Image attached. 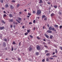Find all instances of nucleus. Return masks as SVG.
<instances>
[{"label": "nucleus", "instance_id": "obj_24", "mask_svg": "<svg viewBox=\"0 0 62 62\" xmlns=\"http://www.w3.org/2000/svg\"><path fill=\"white\" fill-rule=\"evenodd\" d=\"M59 48L62 51V46H60L59 47Z\"/></svg>", "mask_w": 62, "mask_h": 62}, {"label": "nucleus", "instance_id": "obj_37", "mask_svg": "<svg viewBox=\"0 0 62 62\" xmlns=\"http://www.w3.org/2000/svg\"><path fill=\"white\" fill-rule=\"evenodd\" d=\"M19 6H20V4H18L17 5V8H18L19 7Z\"/></svg>", "mask_w": 62, "mask_h": 62}, {"label": "nucleus", "instance_id": "obj_6", "mask_svg": "<svg viewBox=\"0 0 62 62\" xmlns=\"http://www.w3.org/2000/svg\"><path fill=\"white\" fill-rule=\"evenodd\" d=\"M10 8L11 9H13L14 8V7L12 5H11L10 6Z\"/></svg>", "mask_w": 62, "mask_h": 62}, {"label": "nucleus", "instance_id": "obj_26", "mask_svg": "<svg viewBox=\"0 0 62 62\" xmlns=\"http://www.w3.org/2000/svg\"><path fill=\"white\" fill-rule=\"evenodd\" d=\"M16 20L18 23H21V22H20L19 21H18L17 19H16Z\"/></svg>", "mask_w": 62, "mask_h": 62}, {"label": "nucleus", "instance_id": "obj_25", "mask_svg": "<svg viewBox=\"0 0 62 62\" xmlns=\"http://www.w3.org/2000/svg\"><path fill=\"white\" fill-rule=\"evenodd\" d=\"M9 21L10 22H13V20L12 19H10Z\"/></svg>", "mask_w": 62, "mask_h": 62}, {"label": "nucleus", "instance_id": "obj_42", "mask_svg": "<svg viewBox=\"0 0 62 62\" xmlns=\"http://www.w3.org/2000/svg\"><path fill=\"white\" fill-rule=\"evenodd\" d=\"M50 59H51V60H53V58H50Z\"/></svg>", "mask_w": 62, "mask_h": 62}, {"label": "nucleus", "instance_id": "obj_4", "mask_svg": "<svg viewBox=\"0 0 62 62\" xmlns=\"http://www.w3.org/2000/svg\"><path fill=\"white\" fill-rule=\"evenodd\" d=\"M47 33H52V31H50L49 30H48L47 31Z\"/></svg>", "mask_w": 62, "mask_h": 62}, {"label": "nucleus", "instance_id": "obj_27", "mask_svg": "<svg viewBox=\"0 0 62 62\" xmlns=\"http://www.w3.org/2000/svg\"><path fill=\"white\" fill-rule=\"evenodd\" d=\"M4 41H7V39H4Z\"/></svg>", "mask_w": 62, "mask_h": 62}, {"label": "nucleus", "instance_id": "obj_56", "mask_svg": "<svg viewBox=\"0 0 62 62\" xmlns=\"http://www.w3.org/2000/svg\"><path fill=\"white\" fill-rule=\"evenodd\" d=\"M13 23L14 24H16V23L14 22H13Z\"/></svg>", "mask_w": 62, "mask_h": 62}, {"label": "nucleus", "instance_id": "obj_41", "mask_svg": "<svg viewBox=\"0 0 62 62\" xmlns=\"http://www.w3.org/2000/svg\"><path fill=\"white\" fill-rule=\"evenodd\" d=\"M0 2H1V3H3V0H1V1H0Z\"/></svg>", "mask_w": 62, "mask_h": 62}, {"label": "nucleus", "instance_id": "obj_20", "mask_svg": "<svg viewBox=\"0 0 62 62\" xmlns=\"http://www.w3.org/2000/svg\"><path fill=\"white\" fill-rule=\"evenodd\" d=\"M50 53H47L46 54V55L47 56H48L49 55H50Z\"/></svg>", "mask_w": 62, "mask_h": 62}, {"label": "nucleus", "instance_id": "obj_30", "mask_svg": "<svg viewBox=\"0 0 62 62\" xmlns=\"http://www.w3.org/2000/svg\"><path fill=\"white\" fill-rule=\"evenodd\" d=\"M32 49L31 48H30L29 49V51H31L32 50Z\"/></svg>", "mask_w": 62, "mask_h": 62}, {"label": "nucleus", "instance_id": "obj_60", "mask_svg": "<svg viewBox=\"0 0 62 62\" xmlns=\"http://www.w3.org/2000/svg\"><path fill=\"white\" fill-rule=\"evenodd\" d=\"M43 40H44V41H46V40H45V39H44Z\"/></svg>", "mask_w": 62, "mask_h": 62}, {"label": "nucleus", "instance_id": "obj_46", "mask_svg": "<svg viewBox=\"0 0 62 62\" xmlns=\"http://www.w3.org/2000/svg\"><path fill=\"white\" fill-rule=\"evenodd\" d=\"M37 38L38 39H40V38H39V37H38V36L37 37Z\"/></svg>", "mask_w": 62, "mask_h": 62}, {"label": "nucleus", "instance_id": "obj_45", "mask_svg": "<svg viewBox=\"0 0 62 62\" xmlns=\"http://www.w3.org/2000/svg\"><path fill=\"white\" fill-rule=\"evenodd\" d=\"M33 13H36V12L35 11H33Z\"/></svg>", "mask_w": 62, "mask_h": 62}, {"label": "nucleus", "instance_id": "obj_18", "mask_svg": "<svg viewBox=\"0 0 62 62\" xmlns=\"http://www.w3.org/2000/svg\"><path fill=\"white\" fill-rule=\"evenodd\" d=\"M9 16L10 17H13V16L11 14H9Z\"/></svg>", "mask_w": 62, "mask_h": 62}, {"label": "nucleus", "instance_id": "obj_50", "mask_svg": "<svg viewBox=\"0 0 62 62\" xmlns=\"http://www.w3.org/2000/svg\"><path fill=\"white\" fill-rule=\"evenodd\" d=\"M21 42H20L19 43V45H21Z\"/></svg>", "mask_w": 62, "mask_h": 62}, {"label": "nucleus", "instance_id": "obj_59", "mask_svg": "<svg viewBox=\"0 0 62 62\" xmlns=\"http://www.w3.org/2000/svg\"><path fill=\"white\" fill-rule=\"evenodd\" d=\"M44 26H43V29H45V28Z\"/></svg>", "mask_w": 62, "mask_h": 62}, {"label": "nucleus", "instance_id": "obj_10", "mask_svg": "<svg viewBox=\"0 0 62 62\" xmlns=\"http://www.w3.org/2000/svg\"><path fill=\"white\" fill-rule=\"evenodd\" d=\"M45 17H46L45 16L43 15L42 16V18H45Z\"/></svg>", "mask_w": 62, "mask_h": 62}, {"label": "nucleus", "instance_id": "obj_63", "mask_svg": "<svg viewBox=\"0 0 62 62\" xmlns=\"http://www.w3.org/2000/svg\"><path fill=\"white\" fill-rule=\"evenodd\" d=\"M54 57H57V56H56V55H55V56Z\"/></svg>", "mask_w": 62, "mask_h": 62}, {"label": "nucleus", "instance_id": "obj_5", "mask_svg": "<svg viewBox=\"0 0 62 62\" xmlns=\"http://www.w3.org/2000/svg\"><path fill=\"white\" fill-rule=\"evenodd\" d=\"M5 29V27L4 26L0 27V30H3V29Z\"/></svg>", "mask_w": 62, "mask_h": 62}, {"label": "nucleus", "instance_id": "obj_33", "mask_svg": "<svg viewBox=\"0 0 62 62\" xmlns=\"http://www.w3.org/2000/svg\"><path fill=\"white\" fill-rule=\"evenodd\" d=\"M46 61H49V59L48 58H46Z\"/></svg>", "mask_w": 62, "mask_h": 62}, {"label": "nucleus", "instance_id": "obj_61", "mask_svg": "<svg viewBox=\"0 0 62 62\" xmlns=\"http://www.w3.org/2000/svg\"><path fill=\"white\" fill-rule=\"evenodd\" d=\"M19 14H22V12H19Z\"/></svg>", "mask_w": 62, "mask_h": 62}, {"label": "nucleus", "instance_id": "obj_55", "mask_svg": "<svg viewBox=\"0 0 62 62\" xmlns=\"http://www.w3.org/2000/svg\"><path fill=\"white\" fill-rule=\"evenodd\" d=\"M47 26L48 27H49V24H47Z\"/></svg>", "mask_w": 62, "mask_h": 62}, {"label": "nucleus", "instance_id": "obj_39", "mask_svg": "<svg viewBox=\"0 0 62 62\" xmlns=\"http://www.w3.org/2000/svg\"><path fill=\"white\" fill-rule=\"evenodd\" d=\"M12 49V51H13V47H11Z\"/></svg>", "mask_w": 62, "mask_h": 62}, {"label": "nucleus", "instance_id": "obj_22", "mask_svg": "<svg viewBox=\"0 0 62 62\" xmlns=\"http://www.w3.org/2000/svg\"><path fill=\"white\" fill-rule=\"evenodd\" d=\"M55 53H56V54L57 53V50L56 49H55Z\"/></svg>", "mask_w": 62, "mask_h": 62}, {"label": "nucleus", "instance_id": "obj_14", "mask_svg": "<svg viewBox=\"0 0 62 62\" xmlns=\"http://www.w3.org/2000/svg\"><path fill=\"white\" fill-rule=\"evenodd\" d=\"M54 27H58V25H54Z\"/></svg>", "mask_w": 62, "mask_h": 62}, {"label": "nucleus", "instance_id": "obj_44", "mask_svg": "<svg viewBox=\"0 0 62 62\" xmlns=\"http://www.w3.org/2000/svg\"><path fill=\"white\" fill-rule=\"evenodd\" d=\"M18 60H20L21 58H18Z\"/></svg>", "mask_w": 62, "mask_h": 62}, {"label": "nucleus", "instance_id": "obj_49", "mask_svg": "<svg viewBox=\"0 0 62 62\" xmlns=\"http://www.w3.org/2000/svg\"><path fill=\"white\" fill-rule=\"evenodd\" d=\"M54 54H55V53H54V52H53L52 54L53 55H54Z\"/></svg>", "mask_w": 62, "mask_h": 62}, {"label": "nucleus", "instance_id": "obj_38", "mask_svg": "<svg viewBox=\"0 0 62 62\" xmlns=\"http://www.w3.org/2000/svg\"><path fill=\"white\" fill-rule=\"evenodd\" d=\"M44 46L45 47V48H48V46L46 45H44Z\"/></svg>", "mask_w": 62, "mask_h": 62}, {"label": "nucleus", "instance_id": "obj_3", "mask_svg": "<svg viewBox=\"0 0 62 62\" xmlns=\"http://www.w3.org/2000/svg\"><path fill=\"white\" fill-rule=\"evenodd\" d=\"M37 49L38 50H40V47L39 46H38L37 47Z\"/></svg>", "mask_w": 62, "mask_h": 62}, {"label": "nucleus", "instance_id": "obj_53", "mask_svg": "<svg viewBox=\"0 0 62 62\" xmlns=\"http://www.w3.org/2000/svg\"><path fill=\"white\" fill-rule=\"evenodd\" d=\"M24 11H25V12H26L27 11V10H26V9H25L24 10Z\"/></svg>", "mask_w": 62, "mask_h": 62}, {"label": "nucleus", "instance_id": "obj_34", "mask_svg": "<svg viewBox=\"0 0 62 62\" xmlns=\"http://www.w3.org/2000/svg\"><path fill=\"white\" fill-rule=\"evenodd\" d=\"M36 22V20H34L33 21V23H35Z\"/></svg>", "mask_w": 62, "mask_h": 62}, {"label": "nucleus", "instance_id": "obj_28", "mask_svg": "<svg viewBox=\"0 0 62 62\" xmlns=\"http://www.w3.org/2000/svg\"><path fill=\"white\" fill-rule=\"evenodd\" d=\"M11 2H13V3H15V1L13 0L11 1Z\"/></svg>", "mask_w": 62, "mask_h": 62}, {"label": "nucleus", "instance_id": "obj_29", "mask_svg": "<svg viewBox=\"0 0 62 62\" xmlns=\"http://www.w3.org/2000/svg\"><path fill=\"white\" fill-rule=\"evenodd\" d=\"M7 16V15L6 14H4L3 15V17H6Z\"/></svg>", "mask_w": 62, "mask_h": 62}, {"label": "nucleus", "instance_id": "obj_9", "mask_svg": "<svg viewBox=\"0 0 62 62\" xmlns=\"http://www.w3.org/2000/svg\"><path fill=\"white\" fill-rule=\"evenodd\" d=\"M53 36L52 35H51L49 37V38L50 39H53Z\"/></svg>", "mask_w": 62, "mask_h": 62}, {"label": "nucleus", "instance_id": "obj_51", "mask_svg": "<svg viewBox=\"0 0 62 62\" xmlns=\"http://www.w3.org/2000/svg\"><path fill=\"white\" fill-rule=\"evenodd\" d=\"M13 44H15V42H13Z\"/></svg>", "mask_w": 62, "mask_h": 62}, {"label": "nucleus", "instance_id": "obj_58", "mask_svg": "<svg viewBox=\"0 0 62 62\" xmlns=\"http://www.w3.org/2000/svg\"><path fill=\"white\" fill-rule=\"evenodd\" d=\"M3 12L4 13H6V12L5 11H4Z\"/></svg>", "mask_w": 62, "mask_h": 62}, {"label": "nucleus", "instance_id": "obj_35", "mask_svg": "<svg viewBox=\"0 0 62 62\" xmlns=\"http://www.w3.org/2000/svg\"><path fill=\"white\" fill-rule=\"evenodd\" d=\"M45 61V59H43L42 60V62H44Z\"/></svg>", "mask_w": 62, "mask_h": 62}, {"label": "nucleus", "instance_id": "obj_7", "mask_svg": "<svg viewBox=\"0 0 62 62\" xmlns=\"http://www.w3.org/2000/svg\"><path fill=\"white\" fill-rule=\"evenodd\" d=\"M45 36L46 37V38H47V39H48V38H49V36L48 35H47L46 34H45Z\"/></svg>", "mask_w": 62, "mask_h": 62}, {"label": "nucleus", "instance_id": "obj_36", "mask_svg": "<svg viewBox=\"0 0 62 62\" xmlns=\"http://www.w3.org/2000/svg\"><path fill=\"white\" fill-rule=\"evenodd\" d=\"M48 52H49V51L47 50H46L45 51V53H48Z\"/></svg>", "mask_w": 62, "mask_h": 62}, {"label": "nucleus", "instance_id": "obj_52", "mask_svg": "<svg viewBox=\"0 0 62 62\" xmlns=\"http://www.w3.org/2000/svg\"><path fill=\"white\" fill-rule=\"evenodd\" d=\"M12 27H13V26H12V25H10V27H11V28H12Z\"/></svg>", "mask_w": 62, "mask_h": 62}, {"label": "nucleus", "instance_id": "obj_48", "mask_svg": "<svg viewBox=\"0 0 62 62\" xmlns=\"http://www.w3.org/2000/svg\"><path fill=\"white\" fill-rule=\"evenodd\" d=\"M47 4L48 5H50V2H47Z\"/></svg>", "mask_w": 62, "mask_h": 62}, {"label": "nucleus", "instance_id": "obj_31", "mask_svg": "<svg viewBox=\"0 0 62 62\" xmlns=\"http://www.w3.org/2000/svg\"><path fill=\"white\" fill-rule=\"evenodd\" d=\"M32 22H30L29 23V24H32Z\"/></svg>", "mask_w": 62, "mask_h": 62}, {"label": "nucleus", "instance_id": "obj_32", "mask_svg": "<svg viewBox=\"0 0 62 62\" xmlns=\"http://www.w3.org/2000/svg\"><path fill=\"white\" fill-rule=\"evenodd\" d=\"M28 15H29V16H31V14L29 13H28Z\"/></svg>", "mask_w": 62, "mask_h": 62}, {"label": "nucleus", "instance_id": "obj_2", "mask_svg": "<svg viewBox=\"0 0 62 62\" xmlns=\"http://www.w3.org/2000/svg\"><path fill=\"white\" fill-rule=\"evenodd\" d=\"M41 13V11L40 10H37V14L38 15H39Z\"/></svg>", "mask_w": 62, "mask_h": 62}, {"label": "nucleus", "instance_id": "obj_21", "mask_svg": "<svg viewBox=\"0 0 62 62\" xmlns=\"http://www.w3.org/2000/svg\"><path fill=\"white\" fill-rule=\"evenodd\" d=\"M3 46H4V47H5V46H6V43H3Z\"/></svg>", "mask_w": 62, "mask_h": 62}, {"label": "nucleus", "instance_id": "obj_15", "mask_svg": "<svg viewBox=\"0 0 62 62\" xmlns=\"http://www.w3.org/2000/svg\"><path fill=\"white\" fill-rule=\"evenodd\" d=\"M54 7L55 8H57V6L56 5H54Z\"/></svg>", "mask_w": 62, "mask_h": 62}, {"label": "nucleus", "instance_id": "obj_64", "mask_svg": "<svg viewBox=\"0 0 62 62\" xmlns=\"http://www.w3.org/2000/svg\"><path fill=\"white\" fill-rule=\"evenodd\" d=\"M15 26H15V25H14V28L15 27Z\"/></svg>", "mask_w": 62, "mask_h": 62}, {"label": "nucleus", "instance_id": "obj_11", "mask_svg": "<svg viewBox=\"0 0 62 62\" xmlns=\"http://www.w3.org/2000/svg\"><path fill=\"white\" fill-rule=\"evenodd\" d=\"M2 23H3L4 24H5L6 23H5V22L4 20H2L1 21Z\"/></svg>", "mask_w": 62, "mask_h": 62}, {"label": "nucleus", "instance_id": "obj_47", "mask_svg": "<svg viewBox=\"0 0 62 62\" xmlns=\"http://www.w3.org/2000/svg\"><path fill=\"white\" fill-rule=\"evenodd\" d=\"M30 37L31 38H33V36H31V35H30Z\"/></svg>", "mask_w": 62, "mask_h": 62}, {"label": "nucleus", "instance_id": "obj_17", "mask_svg": "<svg viewBox=\"0 0 62 62\" xmlns=\"http://www.w3.org/2000/svg\"><path fill=\"white\" fill-rule=\"evenodd\" d=\"M36 55H38L39 54V53L37 52L36 53Z\"/></svg>", "mask_w": 62, "mask_h": 62}, {"label": "nucleus", "instance_id": "obj_54", "mask_svg": "<svg viewBox=\"0 0 62 62\" xmlns=\"http://www.w3.org/2000/svg\"><path fill=\"white\" fill-rule=\"evenodd\" d=\"M22 28H24V26H22Z\"/></svg>", "mask_w": 62, "mask_h": 62}, {"label": "nucleus", "instance_id": "obj_12", "mask_svg": "<svg viewBox=\"0 0 62 62\" xmlns=\"http://www.w3.org/2000/svg\"><path fill=\"white\" fill-rule=\"evenodd\" d=\"M30 29L28 30H27V33H30Z\"/></svg>", "mask_w": 62, "mask_h": 62}, {"label": "nucleus", "instance_id": "obj_57", "mask_svg": "<svg viewBox=\"0 0 62 62\" xmlns=\"http://www.w3.org/2000/svg\"><path fill=\"white\" fill-rule=\"evenodd\" d=\"M2 9H5V8H3V7H2Z\"/></svg>", "mask_w": 62, "mask_h": 62}, {"label": "nucleus", "instance_id": "obj_62", "mask_svg": "<svg viewBox=\"0 0 62 62\" xmlns=\"http://www.w3.org/2000/svg\"><path fill=\"white\" fill-rule=\"evenodd\" d=\"M35 27H34V28H33V30H35Z\"/></svg>", "mask_w": 62, "mask_h": 62}, {"label": "nucleus", "instance_id": "obj_23", "mask_svg": "<svg viewBox=\"0 0 62 62\" xmlns=\"http://www.w3.org/2000/svg\"><path fill=\"white\" fill-rule=\"evenodd\" d=\"M5 7L6 8H8V4L6 5L5 6Z\"/></svg>", "mask_w": 62, "mask_h": 62}, {"label": "nucleus", "instance_id": "obj_8", "mask_svg": "<svg viewBox=\"0 0 62 62\" xmlns=\"http://www.w3.org/2000/svg\"><path fill=\"white\" fill-rule=\"evenodd\" d=\"M43 1L42 0H40V2H39V4H41V3H43Z\"/></svg>", "mask_w": 62, "mask_h": 62}, {"label": "nucleus", "instance_id": "obj_16", "mask_svg": "<svg viewBox=\"0 0 62 62\" xmlns=\"http://www.w3.org/2000/svg\"><path fill=\"white\" fill-rule=\"evenodd\" d=\"M28 33L27 32H26L25 33V36H26L27 35H28Z\"/></svg>", "mask_w": 62, "mask_h": 62}, {"label": "nucleus", "instance_id": "obj_13", "mask_svg": "<svg viewBox=\"0 0 62 62\" xmlns=\"http://www.w3.org/2000/svg\"><path fill=\"white\" fill-rule=\"evenodd\" d=\"M51 17H53L54 16V14L53 13L51 14Z\"/></svg>", "mask_w": 62, "mask_h": 62}, {"label": "nucleus", "instance_id": "obj_1", "mask_svg": "<svg viewBox=\"0 0 62 62\" xmlns=\"http://www.w3.org/2000/svg\"><path fill=\"white\" fill-rule=\"evenodd\" d=\"M49 30H52V31H56V30L54 28L52 27V26H50L49 28Z\"/></svg>", "mask_w": 62, "mask_h": 62}, {"label": "nucleus", "instance_id": "obj_43", "mask_svg": "<svg viewBox=\"0 0 62 62\" xmlns=\"http://www.w3.org/2000/svg\"><path fill=\"white\" fill-rule=\"evenodd\" d=\"M47 18H45L44 19V20H45V21H46L47 20Z\"/></svg>", "mask_w": 62, "mask_h": 62}, {"label": "nucleus", "instance_id": "obj_40", "mask_svg": "<svg viewBox=\"0 0 62 62\" xmlns=\"http://www.w3.org/2000/svg\"><path fill=\"white\" fill-rule=\"evenodd\" d=\"M61 28H62V26L61 25L60 26V29H61Z\"/></svg>", "mask_w": 62, "mask_h": 62}, {"label": "nucleus", "instance_id": "obj_19", "mask_svg": "<svg viewBox=\"0 0 62 62\" xmlns=\"http://www.w3.org/2000/svg\"><path fill=\"white\" fill-rule=\"evenodd\" d=\"M18 20H19V21H21L22 20V19L21 18L18 17Z\"/></svg>", "mask_w": 62, "mask_h": 62}]
</instances>
